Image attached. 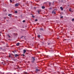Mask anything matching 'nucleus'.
<instances>
[{"instance_id":"f257e3e1","label":"nucleus","mask_w":74,"mask_h":74,"mask_svg":"<svg viewBox=\"0 0 74 74\" xmlns=\"http://www.w3.org/2000/svg\"><path fill=\"white\" fill-rule=\"evenodd\" d=\"M31 62L32 63H34V61H35V58L34 57H32Z\"/></svg>"},{"instance_id":"f03ea898","label":"nucleus","mask_w":74,"mask_h":74,"mask_svg":"<svg viewBox=\"0 0 74 74\" xmlns=\"http://www.w3.org/2000/svg\"><path fill=\"white\" fill-rule=\"evenodd\" d=\"M19 5V3H16V4H15V7H17Z\"/></svg>"},{"instance_id":"7ed1b4c3","label":"nucleus","mask_w":74,"mask_h":74,"mask_svg":"<svg viewBox=\"0 0 74 74\" xmlns=\"http://www.w3.org/2000/svg\"><path fill=\"white\" fill-rule=\"evenodd\" d=\"M23 51L24 54H25V53L26 52V51L25 49H24Z\"/></svg>"},{"instance_id":"20e7f679","label":"nucleus","mask_w":74,"mask_h":74,"mask_svg":"<svg viewBox=\"0 0 74 74\" xmlns=\"http://www.w3.org/2000/svg\"><path fill=\"white\" fill-rule=\"evenodd\" d=\"M15 56L16 58L17 56L18 57L19 56V55L18 54H15Z\"/></svg>"},{"instance_id":"39448f33","label":"nucleus","mask_w":74,"mask_h":74,"mask_svg":"<svg viewBox=\"0 0 74 74\" xmlns=\"http://www.w3.org/2000/svg\"><path fill=\"white\" fill-rule=\"evenodd\" d=\"M60 8L62 11H63V8L62 7H60Z\"/></svg>"},{"instance_id":"423d86ee","label":"nucleus","mask_w":74,"mask_h":74,"mask_svg":"<svg viewBox=\"0 0 74 74\" xmlns=\"http://www.w3.org/2000/svg\"><path fill=\"white\" fill-rule=\"evenodd\" d=\"M1 64H3V65H4L5 64V63H4V62H2L1 63Z\"/></svg>"},{"instance_id":"0eeeda50","label":"nucleus","mask_w":74,"mask_h":74,"mask_svg":"<svg viewBox=\"0 0 74 74\" xmlns=\"http://www.w3.org/2000/svg\"><path fill=\"white\" fill-rule=\"evenodd\" d=\"M20 43H18L16 44V45L17 46H19V44Z\"/></svg>"},{"instance_id":"6e6552de","label":"nucleus","mask_w":74,"mask_h":74,"mask_svg":"<svg viewBox=\"0 0 74 74\" xmlns=\"http://www.w3.org/2000/svg\"><path fill=\"white\" fill-rule=\"evenodd\" d=\"M12 14H9L8 15L9 16H10V17H11Z\"/></svg>"},{"instance_id":"1a4fd4ad","label":"nucleus","mask_w":74,"mask_h":74,"mask_svg":"<svg viewBox=\"0 0 74 74\" xmlns=\"http://www.w3.org/2000/svg\"><path fill=\"white\" fill-rule=\"evenodd\" d=\"M42 9H44V8H45V7H44V6H42Z\"/></svg>"},{"instance_id":"9d476101","label":"nucleus","mask_w":74,"mask_h":74,"mask_svg":"<svg viewBox=\"0 0 74 74\" xmlns=\"http://www.w3.org/2000/svg\"><path fill=\"white\" fill-rule=\"evenodd\" d=\"M40 30L42 31L43 30V29L42 28H40Z\"/></svg>"},{"instance_id":"9b49d317","label":"nucleus","mask_w":74,"mask_h":74,"mask_svg":"<svg viewBox=\"0 0 74 74\" xmlns=\"http://www.w3.org/2000/svg\"><path fill=\"white\" fill-rule=\"evenodd\" d=\"M40 10H38V14H40Z\"/></svg>"},{"instance_id":"f8f14e48","label":"nucleus","mask_w":74,"mask_h":74,"mask_svg":"<svg viewBox=\"0 0 74 74\" xmlns=\"http://www.w3.org/2000/svg\"><path fill=\"white\" fill-rule=\"evenodd\" d=\"M38 38H40V35H38L37 36Z\"/></svg>"},{"instance_id":"ddd939ff","label":"nucleus","mask_w":74,"mask_h":74,"mask_svg":"<svg viewBox=\"0 0 74 74\" xmlns=\"http://www.w3.org/2000/svg\"><path fill=\"white\" fill-rule=\"evenodd\" d=\"M36 70L37 71H40V70L38 69H36Z\"/></svg>"},{"instance_id":"4468645a","label":"nucleus","mask_w":74,"mask_h":74,"mask_svg":"<svg viewBox=\"0 0 74 74\" xmlns=\"http://www.w3.org/2000/svg\"><path fill=\"white\" fill-rule=\"evenodd\" d=\"M69 11H70V12H71V8H70L69 10Z\"/></svg>"},{"instance_id":"2eb2a0df","label":"nucleus","mask_w":74,"mask_h":74,"mask_svg":"<svg viewBox=\"0 0 74 74\" xmlns=\"http://www.w3.org/2000/svg\"><path fill=\"white\" fill-rule=\"evenodd\" d=\"M72 22H74V18H73V19H72Z\"/></svg>"},{"instance_id":"dca6fc26","label":"nucleus","mask_w":74,"mask_h":74,"mask_svg":"<svg viewBox=\"0 0 74 74\" xmlns=\"http://www.w3.org/2000/svg\"><path fill=\"white\" fill-rule=\"evenodd\" d=\"M7 36H8V37H9L10 38V37H11V36H10V35H9V34H8V35H7Z\"/></svg>"},{"instance_id":"f3484780","label":"nucleus","mask_w":74,"mask_h":74,"mask_svg":"<svg viewBox=\"0 0 74 74\" xmlns=\"http://www.w3.org/2000/svg\"><path fill=\"white\" fill-rule=\"evenodd\" d=\"M10 3H12V1L11 0H10Z\"/></svg>"},{"instance_id":"a211bd4d","label":"nucleus","mask_w":74,"mask_h":74,"mask_svg":"<svg viewBox=\"0 0 74 74\" xmlns=\"http://www.w3.org/2000/svg\"><path fill=\"white\" fill-rule=\"evenodd\" d=\"M49 5L50 6L51 5V3L50 2H49Z\"/></svg>"},{"instance_id":"6ab92c4d","label":"nucleus","mask_w":74,"mask_h":74,"mask_svg":"<svg viewBox=\"0 0 74 74\" xmlns=\"http://www.w3.org/2000/svg\"><path fill=\"white\" fill-rule=\"evenodd\" d=\"M37 21H38L37 19H35V22Z\"/></svg>"},{"instance_id":"aec40b11","label":"nucleus","mask_w":74,"mask_h":74,"mask_svg":"<svg viewBox=\"0 0 74 74\" xmlns=\"http://www.w3.org/2000/svg\"><path fill=\"white\" fill-rule=\"evenodd\" d=\"M23 22H25V20H23Z\"/></svg>"},{"instance_id":"412c9836","label":"nucleus","mask_w":74,"mask_h":74,"mask_svg":"<svg viewBox=\"0 0 74 74\" xmlns=\"http://www.w3.org/2000/svg\"><path fill=\"white\" fill-rule=\"evenodd\" d=\"M52 8H49V10H51V9H52Z\"/></svg>"},{"instance_id":"4be33fe9","label":"nucleus","mask_w":74,"mask_h":74,"mask_svg":"<svg viewBox=\"0 0 74 74\" xmlns=\"http://www.w3.org/2000/svg\"><path fill=\"white\" fill-rule=\"evenodd\" d=\"M18 13V12H17V11H15V13Z\"/></svg>"},{"instance_id":"5701e85b","label":"nucleus","mask_w":74,"mask_h":74,"mask_svg":"<svg viewBox=\"0 0 74 74\" xmlns=\"http://www.w3.org/2000/svg\"><path fill=\"white\" fill-rule=\"evenodd\" d=\"M16 59L14 60V62H15V61H16Z\"/></svg>"},{"instance_id":"b1692460","label":"nucleus","mask_w":74,"mask_h":74,"mask_svg":"<svg viewBox=\"0 0 74 74\" xmlns=\"http://www.w3.org/2000/svg\"><path fill=\"white\" fill-rule=\"evenodd\" d=\"M63 18V16H62L60 17V18Z\"/></svg>"},{"instance_id":"393cba45","label":"nucleus","mask_w":74,"mask_h":74,"mask_svg":"<svg viewBox=\"0 0 74 74\" xmlns=\"http://www.w3.org/2000/svg\"><path fill=\"white\" fill-rule=\"evenodd\" d=\"M54 11H53L52 12V14L54 13Z\"/></svg>"},{"instance_id":"a878e982","label":"nucleus","mask_w":74,"mask_h":74,"mask_svg":"<svg viewBox=\"0 0 74 74\" xmlns=\"http://www.w3.org/2000/svg\"><path fill=\"white\" fill-rule=\"evenodd\" d=\"M22 55L23 56H25V54H22Z\"/></svg>"},{"instance_id":"bb28decb","label":"nucleus","mask_w":74,"mask_h":74,"mask_svg":"<svg viewBox=\"0 0 74 74\" xmlns=\"http://www.w3.org/2000/svg\"><path fill=\"white\" fill-rule=\"evenodd\" d=\"M25 74H27V72H25Z\"/></svg>"},{"instance_id":"cd10ccee","label":"nucleus","mask_w":74,"mask_h":74,"mask_svg":"<svg viewBox=\"0 0 74 74\" xmlns=\"http://www.w3.org/2000/svg\"><path fill=\"white\" fill-rule=\"evenodd\" d=\"M32 17H33V18H34V16H32Z\"/></svg>"},{"instance_id":"c85d7f7f","label":"nucleus","mask_w":74,"mask_h":74,"mask_svg":"<svg viewBox=\"0 0 74 74\" xmlns=\"http://www.w3.org/2000/svg\"><path fill=\"white\" fill-rule=\"evenodd\" d=\"M54 14H56V13L55 12H54Z\"/></svg>"},{"instance_id":"c756f323","label":"nucleus","mask_w":74,"mask_h":74,"mask_svg":"<svg viewBox=\"0 0 74 74\" xmlns=\"http://www.w3.org/2000/svg\"><path fill=\"white\" fill-rule=\"evenodd\" d=\"M10 56H11L10 55L9 56V57H10Z\"/></svg>"},{"instance_id":"7c9ffc66","label":"nucleus","mask_w":74,"mask_h":74,"mask_svg":"<svg viewBox=\"0 0 74 74\" xmlns=\"http://www.w3.org/2000/svg\"><path fill=\"white\" fill-rule=\"evenodd\" d=\"M62 74H65V73H62Z\"/></svg>"},{"instance_id":"2f4dec72","label":"nucleus","mask_w":74,"mask_h":74,"mask_svg":"<svg viewBox=\"0 0 74 74\" xmlns=\"http://www.w3.org/2000/svg\"><path fill=\"white\" fill-rule=\"evenodd\" d=\"M48 45H49V43H48Z\"/></svg>"}]
</instances>
